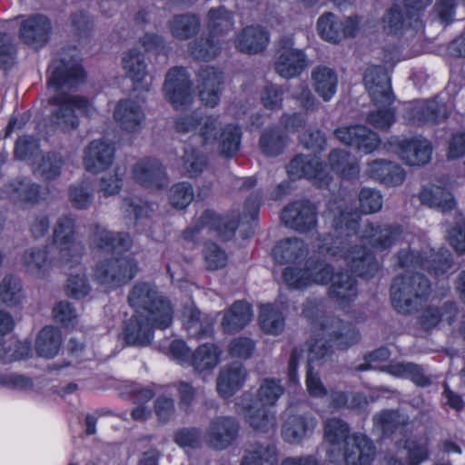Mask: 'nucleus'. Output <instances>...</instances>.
Here are the masks:
<instances>
[{
    "mask_svg": "<svg viewBox=\"0 0 465 465\" xmlns=\"http://www.w3.org/2000/svg\"><path fill=\"white\" fill-rule=\"evenodd\" d=\"M252 317V305L245 300H237L224 312L222 328L225 333L239 332L251 322Z\"/></svg>",
    "mask_w": 465,
    "mask_h": 465,
    "instance_id": "nucleus-36",
    "label": "nucleus"
},
{
    "mask_svg": "<svg viewBox=\"0 0 465 465\" xmlns=\"http://www.w3.org/2000/svg\"><path fill=\"white\" fill-rule=\"evenodd\" d=\"M281 220L286 227L298 232H309L318 224L317 206L307 199L293 201L282 209Z\"/></svg>",
    "mask_w": 465,
    "mask_h": 465,
    "instance_id": "nucleus-16",
    "label": "nucleus"
},
{
    "mask_svg": "<svg viewBox=\"0 0 465 465\" xmlns=\"http://www.w3.org/2000/svg\"><path fill=\"white\" fill-rule=\"evenodd\" d=\"M123 68L134 83H141L147 75V64L144 55L137 48H132L123 57Z\"/></svg>",
    "mask_w": 465,
    "mask_h": 465,
    "instance_id": "nucleus-56",
    "label": "nucleus"
},
{
    "mask_svg": "<svg viewBox=\"0 0 465 465\" xmlns=\"http://www.w3.org/2000/svg\"><path fill=\"white\" fill-rule=\"evenodd\" d=\"M50 105L57 106L52 114L55 123L62 124L64 131L75 130L79 126V118L75 111L91 117L95 111L88 98L81 95H71L62 92L48 99Z\"/></svg>",
    "mask_w": 465,
    "mask_h": 465,
    "instance_id": "nucleus-12",
    "label": "nucleus"
},
{
    "mask_svg": "<svg viewBox=\"0 0 465 465\" xmlns=\"http://www.w3.org/2000/svg\"><path fill=\"white\" fill-rule=\"evenodd\" d=\"M409 424V417L397 409H384L373 416V426L383 439H391Z\"/></svg>",
    "mask_w": 465,
    "mask_h": 465,
    "instance_id": "nucleus-41",
    "label": "nucleus"
},
{
    "mask_svg": "<svg viewBox=\"0 0 465 465\" xmlns=\"http://www.w3.org/2000/svg\"><path fill=\"white\" fill-rule=\"evenodd\" d=\"M207 19L208 34L214 35L216 38L228 34L234 26L232 13L223 5L212 7L207 12Z\"/></svg>",
    "mask_w": 465,
    "mask_h": 465,
    "instance_id": "nucleus-50",
    "label": "nucleus"
},
{
    "mask_svg": "<svg viewBox=\"0 0 465 465\" xmlns=\"http://www.w3.org/2000/svg\"><path fill=\"white\" fill-rule=\"evenodd\" d=\"M403 233L400 223H381L369 222L364 225L361 240L375 250L385 251L391 248Z\"/></svg>",
    "mask_w": 465,
    "mask_h": 465,
    "instance_id": "nucleus-22",
    "label": "nucleus"
},
{
    "mask_svg": "<svg viewBox=\"0 0 465 465\" xmlns=\"http://www.w3.org/2000/svg\"><path fill=\"white\" fill-rule=\"evenodd\" d=\"M188 50L195 60L210 62L220 55L223 45L219 38L207 33L192 41L188 45Z\"/></svg>",
    "mask_w": 465,
    "mask_h": 465,
    "instance_id": "nucleus-45",
    "label": "nucleus"
},
{
    "mask_svg": "<svg viewBox=\"0 0 465 465\" xmlns=\"http://www.w3.org/2000/svg\"><path fill=\"white\" fill-rule=\"evenodd\" d=\"M64 165V160L61 153L47 152L42 156L37 170L44 180L53 181L60 176Z\"/></svg>",
    "mask_w": 465,
    "mask_h": 465,
    "instance_id": "nucleus-59",
    "label": "nucleus"
},
{
    "mask_svg": "<svg viewBox=\"0 0 465 465\" xmlns=\"http://www.w3.org/2000/svg\"><path fill=\"white\" fill-rule=\"evenodd\" d=\"M398 262L401 268L420 269L430 275L441 276L452 267L453 258L447 250L424 252L403 249L398 253Z\"/></svg>",
    "mask_w": 465,
    "mask_h": 465,
    "instance_id": "nucleus-11",
    "label": "nucleus"
},
{
    "mask_svg": "<svg viewBox=\"0 0 465 465\" xmlns=\"http://www.w3.org/2000/svg\"><path fill=\"white\" fill-rule=\"evenodd\" d=\"M309 249L305 242L290 237L277 242L272 250V256L278 264H301L306 260Z\"/></svg>",
    "mask_w": 465,
    "mask_h": 465,
    "instance_id": "nucleus-33",
    "label": "nucleus"
},
{
    "mask_svg": "<svg viewBox=\"0 0 465 465\" xmlns=\"http://www.w3.org/2000/svg\"><path fill=\"white\" fill-rule=\"evenodd\" d=\"M350 425L341 418L329 419L324 424V439L333 447L343 443L346 465H371L376 456L373 441L365 434H350Z\"/></svg>",
    "mask_w": 465,
    "mask_h": 465,
    "instance_id": "nucleus-5",
    "label": "nucleus"
},
{
    "mask_svg": "<svg viewBox=\"0 0 465 465\" xmlns=\"http://www.w3.org/2000/svg\"><path fill=\"white\" fill-rule=\"evenodd\" d=\"M334 135L342 143L365 153L374 152L381 144L379 134L361 124L339 127Z\"/></svg>",
    "mask_w": 465,
    "mask_h": 465,
    "instance_id": "nucleus-24",
    "label": "nucleus"
},
{
    "mask_svg": "<svg viewBox=\"0 0 465 465\" xmlns=\"http://www.w3.org/2000/svg\"><path fill=\"white\" fill-rule=\"evenodd\" d=\"M433 0H403L404 12L399 4L386 10L381 25L387 35H401L408 27H418L421 24L425 9Z\"/></svg>",
    "mask_w": 465,
    "mask_h": 465,
    "instance_id": "nucleus-9",
    "label": "nucleus"
},
{
    "mask_svg": "<svg viewBox=\"0 0 465 465\" xmlns=\"http://www.w3.org/2000/svg\"><path fill=\"white\" fill-rule=\"evenodd\" d=\"M114 118L123 130L128 133H136L142 128L144 114L135 101L126 98L117 102Z\"/></svg>",
    "mask_w": 465,
    "mask_h": 465,
    "instance_id": "nucleus-35",
    "label": "nucleus"
},
{
    "mask_svg": "<svg viewBox=\"0 0 465 465\" xmlns=\"http://www.w3.org/2000/svg\"><path fill=\"white\" fill-rule=\"evenodd\" d=\"M386 371L394 377L409 379L420 388H425L431 384V380L426 375L423 368L414 362L399 361L391 363L386 367Z\"/></svg>",
    "mask_w": 465,
    "mask_h": 465,
    "instance_id": "nucleus-47",
    "label": "nucleus"
},
{
    "mask_svg": "<svg viewBox=\"0 0 465 465\" xmlns=\"http://www.w3.org/2000/svg\"><path fill=\"white\" fill-rule=\"evenodd\" d=\"M203 261L208 271H217L226 266L228 256L214 242H206L203 250Z\"/></svg>",
    "mask_w": 465,
    "mask_h": 465,
    "instance_id": "nucleus-60",
    "label": "nucleus"
},
{
    "mask_svg": "<svg viewBox=\"0 0 465 465\" xmlns=\"http://www.w3.org/2000/svg\"><path fill=\"white\" fill-rule=\"evenodd\" d=\"M134 180L142 187L160 191L167 187L168 174L162 162L156 158L144 157L133 166Z\"/></svg>",
    "mask_w": 465,
    "mask_h": 465,
    "instance_id": "nucleus-19",
    "label": "nucleus"
},
{
    "mask_svg": "<svg viewBox=\"0 0 465 465\" xmlns=\"http://www.w3.org/2000/svg\"><path fill=\"white\" fill-rule=\"evenodd\" d=\"M383 203L380 191L363 187L359 193V209L362 213L371 214L379 212Z\"/></svg>",
    "mask_w": 465,
    "mask_h": 465,
    "instance_id": "nucleus-62",
    "label": "nucleus"
},
{
    "mask_svg": "<svg viewBox=\"0 0 465 465\" xmlns=\"http://www.w3.org/2000/svg\"><path fill=\"white\" fill-rule=\"evenodd\" d=\"M246 376V371L242 364L225 366L217 378V392L223 399L231 398L243 386Z\"/></svg>",
    "mask_w": 465,
    "mask_h": 465,
    "instance_id": "nucleus-39",
    "label": "nucleus"
},
{
    "mask_svg": "<svg viewBox=\"0 0 465 465\" xmlns=\"http://www.w3.org/2000/svg\"><path fill=\"white\" fill-rule=\"evenodd\" d=\"M368 174L386 186L401 185L406 177L404 169L391 161L377 159L368 163Z\"/></svg>",
    "mask_w": 465,
    "mask_h": 465,
    "instance_id": "nucleus-37",
    "label": "nucleus"
},
{
    "mask_svg": "<svg viewBox=\"0 0 465 465\" xmlns=\"http://www.w3.org/2000/svg\"><path fill=\"white\" fill-rule=\"evenodd\" d=\"M361 29L359 15L341 19L331 12H325L317 20V32L325 42L339 45L345 39L354 38Z\"/></svg>",
    "mask_w": 465,
    "mask_h": 465,
    "instance_id": "nucleus-14",
    "label": "nucleus"
},
{
    "mask_svg": "<svg viewBox=\"0 0 465 465\" xmlns=\"http://www.w3.org/2000/svg\"><path fill=\"white\" fill-rule=\"evenodd\" d=\"M368 403L366 395L361 391H331V407L334 410L348 409L361 411L367 407Z\"/></svg>",
    "mask_w": 465,
    "mask_h": 465,
    "instance_id": "nucleus-53",
    "label": "nucleus"
},
{
    "mask_svg": "<svg viewBox=\"0 0 465 465\" xmlns=\"http://www.w3.org/2000/svg\"><path fill=\"white\" fill-rule=\"evenodd\" d=\"M406 115L412 124L423 126L439 124L447 120L450 114L446 104L434 97L413 102L407 110Z\"/></svg>",
    "mask_w": 465,
    "mask_h": 465,
    "instance_id": "nucleus-21",
    "label": "nucleus"
},
{
    "mask_svg": "<svg viewBox=\"0 0 465 465\" xmlns=\"http://www.w3.org/2000/svg\"><path fill=\"white\" fill-rule=\"evenodd\" d=\"M259 323L265 333L278 335L284 330L285 318L277 306L267 303L260 309Z\"/></svg>",
    "mask_w": 465,
    "mask_h": 465,
    "instance_id": "nucleus-52",
    "label": "nucleus"
},
{
    "mask_svg": "<svg viewBox=\"0 0 465 465\" xmlns=\"http://www.w3.org/2000/svg\"><path fill=\"white\" fill-rule=\"evenodd\" d=\"M388 150H392L399 154L401 159L410 166H421L431 159L433 147L426 138H403L391 137L385 143Z\"/></svg>",
    "mask_w": 465,
    "mask_h": 465,
    "instance_id": "nucleus-15",
    "label": "nucleus"
},
{
    "mask_svg": "<svg viewBox=\"0 0 465 465\" xmlns=\"http://www.w3.org/2000/svg\"><path fill=\"white\" fill-rule=\"evenodd\" d=\"M53 316L55 322L64 328L73 327L77 322L75 309L72 303L67 301H60L54 306Z\"/></svg>",
    "mask_w": 465,
    "mask_h": 465,
    "instance_id": "nucleus-64",
    "label": "nucleus"
},
{
    "mask_svg": "<svg viewBox=\"0 0 465 465\" xmlns=\"http://www.w3.org/2000/svg\"><path fill=\"white\" fill-rule=\"evenodd\" d=\"M62 334L60 331L52 325H46L39 331L35 341L36 353L47 359L54 358L60 350Z\"/></svg>",
    "mask_w": 465,
    "mask_h": 465,
    "instance_id": "nucleus-48",
    "label": "nucleus"
},
{
    "mask_svg": "<svg viewBox=\"0 0 465 465\" xmlns=\"http://www.w3.org/2000/svg\"><path fill=\"white\" fill-rule=\"evenodd\" d=\"M283 392L284 387L280 380L266 378L255 395L245 392L237 405L253 430L267 432L275 424V411L272 408Z\"/></svg>",
    "mask_w": 465,
    "mask_h": 465,
    "instance_id": "nucleus-4",
    "label": "nucleus"
},
{
    "mask_svg": "<svg viewBox=\"0 0 465 465\" xmlns=\"http://www.w3.org/2000/svg\"><path fill=\"white\" fill-rule=\"evenodd\" d=\"M193 188L190 183L179 182L170 189L169 202L175 209H185L193 202Z\"/></svg>",
    "mask_w": 465,
    "mask_h": 465,
    "instance_id": "nucleus-61",
    "label": "nucleus"
},
{
    "mask_svg": "<svg viewBox=\"0 0 465 465\" xmlns=\"http://www.w3.org/2000/svg\"><path fill=\"white\" fill-rule=\"evenodd\" d=\"M199 98L210 108H214L221 101L223 73L214 66L204 65L197 72Z\"/></svg>",
    "mask_w": 465,
    "mask_h": 465,
    "instance_id": "nucleus-26",
    "label": "nucleus"
},
{
    "mask_svg": "<svg viewBox=\"0 0 465 465\" xmlns=\"http://www.w3.org/2000/svg\"><path fill=\"white\" fill-rule=\"evenodd\" d=\"M317 423L311 413L291 414L282 424V439L289 443H300L313 434Z\"/></svg>",
    "mask_w": 465,
    "mask_h": 465,
    "instance_id": "nucleus-32",
    "label": "nucleus"
},
{
    "mask_svg": "<svg viewBox=\"0 0 465 465\" xmlns=\"http://www.w3.org/2000/svg\"><path fill=\"white\" fill-rule=\"evenodd\" d=\"M75 219L72 215L61 216L54 226L53 240L59 248L60 260L70 268L81 263L85 248L76 242Z\"/></svg>",
    "mask_w": 465,
    "mask_h": 465,
    "instance_id": "nucleus-13",
    "label": "nucleus"
},
{
    "mask_svg": "<svg viewBox=\"0 0 465 465\" xmlns=\"http://www.w3.org/2000/svg\"><path fill=\"white\" fill-rule=\"evenodd\" d=\"M47 85L55 90L74 87L84 82L86 73L80 64H71L64 58L54 59L48 66Z\"/></svg>",
    "mask_w": 465,
    "mask_h": 465,
    "instance_id": "nucleus-20",
    "label": "nucleus"
},
{
    "mask_svg": "<svg viewBox=\"0 0 465 465\" xmlns=\"http://www.w3.org/2000/svg\"><path fill=\"white\" fill-rule=\"evenodd\" d=\"M25 298L21 280L7 274L2 279V303L10 308L20 307Z\"/></svg>",
    "mask_w": 465,
    "mask_h": 465,
    "instance_id": "nucleus-58",
    "label": "nucleus"
},
{
    "mask_svg": "<svg viewBox=\"0 0 465 465\" xmlns=\"http://www.w3.org/2000/svg\"><path fill=\"white\" fill-rule=\"evenodd\" d=\"M404 449L407 450L406 462L402 459L391 455L384 458L385 465H420L429 459L430 450L427 444L407 440Z\"/></svg>",
    "mask_w": 465,
    "mask_h": 465,
    "instance_id": "nucleus-54",
    "label": "nucleus"
},
{
    "mask_svg": "<svg viewBox=\"0 0 465 465\" xmlns=\"http://www.w3.org/2000/svg\"><path fill=\"white\" fill-rule=\"evenodd\" d=\"M332 254H341L351 272L362 279L373 278L381 269L373 251L364 245L354 244L344 252L343 248L338 246Z\"/></svg>",
    "mask_w": 465,
    "mask_h": 465,
    "instance_id": "nucleus-17",
    "label": "nucleus"
},
{
    "mask_svg": "<svg viewBox=\"0 0 465 465\" xmlns=\"http://www.w3.org/2000/svg\"><path fill=\"white\" fill-rule=\"evenodd\" d=\"M242 141V127L236 123H230L221 129L215 142L218 143L220 155L230 160L240 151Z\"/></svg>",
    "mask_w": 465,
    "mask_h": 465,
    "instance_id": "nucleus-43",
    "label": "nucleus"
},
{
    "mask_svg": "<svg viewBox=\"0 0 465 465\" xmlns=\"http://www.w3.org/2000/svg\"><path fill=\"white\" fill-rule=\"evenodd\" d=\"M361 214L358 211L341 208L334 216L332 226L334 231L345 237L358 236L360 232Z\"/></svg>",
    "mask_w": 465,
    "mask_h": 465,
    "instance_id": "nucleus-51",
    "label": "nucleus"
},
{
    "mask_svg": "<svg viewBox=\"0 0 465 465\" xmlns=\"http://www.w3.org/2000/svg\"><path fill=\"white\" fill-rule=\"evenodd\" d=\"M240 465H278V452L273 445L257 443L246 450Z\"/></svg>",
    "mask_w": 465,
    "mask_h": 465,
    "instance_id": "nucleus-55",
    "label": "nucleus"
},
{
    "mask_svg": "<svg viewBox=\"0 0 465 465\" xmlns=\"http://www.w3.org/2000/svg\"><path fill=\"white\" fill-rule=\"evenodd\" d=\"M315 92L325 101H330L337 92L338 76L335 71L319 65L312 73Z\"/></svg>",
    "mask_w": 465,
    "mask_h": 465,
    "instance_id": "nucleus-46",
    "label": "nucleus"
},
{
    "mask_svg": "<svg viewBox=\"0 0 465 465\" xmlns=\"http://www.w3.org/2000/svg\"><path fill=\"white\" fill-rule=\"evenodd\" d=\"M222 350L218 345L206 342L199 345L192 353L190 365L200 373L213 371L220 362Z\"/></svg>",
    "mask_w": 465,
    "mask_h": 465,
    "instance_id": "nucleus-42",
    "label": "nucleus"
},
{
    "mask_svg": "<svg viewBox=\"0 0 465 465\" xmlns=\"http://www.w3.org/2000/svg\"><path fill=\"white\" fill-rule=\"evenodd\" d=\"M362 80L374 104L385 103L391 104L393 103L394 95L391 86V79L384 65H370L365 70Z\"/></svg>",
    "mask_w": 465,
    "mask_h": 465,
    "instance_id": "nucleus-23",
    "label": "nucleus"
},
{
    "mask_svg": "<svg viewBox=\"0 0 465 465\" xmlns=\"http://www.w3.org/2000/svg\"><path fill=\"white\" fill-rule=\"evenodd\" d=\"M13 316L2 310V363L28 359L32 355L30 341H21L14 337L6 340L5 337L15 328Z\"/></svg>",
    "mask_w": 465,
    "mask_h": 465,
    "instance_id": "nucleus-27",
    "label": "nucleus"
},
{
    "mask_svg": "<svg viewBox=\"0 0 465 465\" xmlns=\"http://www.w3.org/2000/svg\"><path fill=\"white\" fill-rule=\"evenodd\" d=\"M280 45L285 50L275 62L276 72L282 77L287 79L300 75L307 64L304 52L299 49H292L293 41L290 37L282 38Z\"/></svg>",
    "mask_w": 465,
    "mask_h": 465,
    "instance_id": "nucleus-30",
    "label": "nucleus"
},
{
    "mask_svg": "<svg viewBox=\"0 0 465 465\" xmlns=\"http://www.w3.org/2000/svg\"><path fill=\"white\" fill-rule=\"evenodd\" d=\"M430 291V282L421 272L398 275L391 286V305L401 314H413L428 302Z\"/></svg>",
    "mask_w": 465,
    "mask_h": 465,
    "instance_id": "nucleus-6",
    "label": "nucleus"
},
{
    "mask_svg": "<svg viewBox=\"0 0 465 465\" xmlns=\"http://www.w3.org/2000/svg\"><path fill=\"white\" fill-rule=\"evenodd\" d=\"M241 222L242 215L239 213L220 214L212 209H206L193 226L183 231V238L185 241L193 242L203 228H208L211 232H215L219 239L227 242L235 236Z\"/></svg>",
    "mask_w": 465,
    "mask_h": 465,
    "instance_id": "nucleus-10",
    "label": "nucleus"
},
{
    "mask_svg": "<svg viewBox=\"0 0 465 465\" xmlns=\"http://www.w3.org/2000/svg\"><path fill=\"white\" fill-rule=\"evenodd\" d=\"M193 83L186 68L173 66L166 74L163 91L166 99L175 109L191 104Z\"/></svg>",
    "mask_w": 465,
    "mask_h": 465,
    "instance_id": "nucleus-18",
    "label": "nucleus"
},
{
    "mask_svg": "<svg viewBox=\"0 0 465 465\" xmlns=\"http://www.w3.org/2000/svg\"><path fill=\"white\" fill-rule=\"evenodd\" d=\"M93 242L103 252L118 255L104 259L95 265L94 276L101 285L117 288L127 284L135 277L138 272L137 262L131 256L123 255L133 244L129 233L108 231L96 224Z\"/></svg>",
    "mask_w": 465,
    "mask_h": 465,
    "instance_id": "nucleus-2",
    "label": "nucleus"
},
{
    "mask_svg": "<svg viewBox=\"0 0 465 465\" xmlns=\"http://www.w3.org/2000/svg\"><path fill=\"white\" fill-rule=\"evenodd\" d=\"M24 263L27 270L36 276L43 277L51 269L52 260L47 246L43 249L32 248L24 254Z\"/></svg>",
    "mask_w": 465,
    "mask_h": 465,
    "instance_id": "nucleus-57",
    "label": "nucleus"
},
{
    "mask_svg": "<svg viewBox=\"0 0 465 465\" xmlns=\"http://www.w3.org/2000/svg\"><path fill=\"white\" fill-rule=\"evenodd\" d=\"M304 148L315 154H296L287 164L286 171L292 180L307 179L318 188H327L331 183V176L326 171V163L317 153L326 150L327 139L320 129L307 130L301 136Z\"/></svg>",
    "mask_w": 465,
    "mask_h": 465,
    "instance_id": "nucleus-3",
    "label": "nucleus"
},
{
    "mask_svg": "<svg viewBox=\"0 0 465 465\" xmlns=\"http://www.w3.org/2000/svg\"><path fill=\"white\" fill-rule=\"evenodd\" d=\"M419 196L423 204L437 208L443 213L450 212L456 207L454 196L444 186L435 184L423 186Z\"/></svg>",
    "mask_w": 465,
    "mask_h": 465,
    "instance_id": "nucleus-44",
    "label": "nucleus"
},
{
    "mask_svg": "<svg viewBox=\"0 0 465 465\" xmlns=\"http://www.w3.org/2000/svg\"><path fill=\"white\" fill-rule=\"evenodd\" d=\"M128 303L134 313L124 328V341L129 346L145 347L154 338V330H165L173 323L171 302L159 295L157 287L149 282H138L128 294Z\"/></svg>",
    "mask_w": 465,
    "mask_h": 465,
    "instance_id": "nucleus-1",
    "label": "nucleus"
},
{
    "mask_svg": "<svg viewBox=\"0 0 465 465\" xmlns=\"http://www.w3.org/2000/svg\"><path fill=\"white\" fill-rule=\"evenodd\" d=\"M5 191L10 192L15 203L22 207L34 206L44 198L42 185L32 183L26 178L5 185Z\"/></svg>",
    "mask_w": 465,
    "mask_h": 465,
    "instance_id": "nucleus-40",
    "label": "nucleus"
},
{
    "mask_svg": "<svg viewBox=\"0 0 465 465\" xmlns=\"http://www.w3.org/2000/svg\"><path fill=\"white\" fill-rule=\"evenodd\" d=\"M289 264L282 271L283 283L290 290L302 291L317 284L326 286L331 276V264L321 258L310 257L304 266Z\"/></svg>",
    "mask_w": 465,
    "mask_h": 465,
    "instance_id": "nucleus-8",
    "label": "nucleus"
},
{
    "mask_svg": "<svg viewBox=\"0 0 465 465\" xmlns=\"http://www.w3.org/2000/svg\"><path fill=\"white\" fill-rule=\"evenodd\" d=\"M115 148L113 143L103 139L93 140L84 149V165L87 172L99 173L107 170L113 163Z\"/></svg>",
    "mask_w": 465,
    "mask_h": 465,
    "instance_id": "nucleus-31",
    "label": "nucleus"
},
{
    "mask_svg": "<svg viewBox=\"0 0 465 465\" xmlns=\"http://www.w3.org/2000/svg\"><path fill=\"white\" fill-rule=\"evenodd\" d=\"M39 151V141L34 135L25 134L16 140L14 153L17 159L26 161L34 159Z\"/></svg>",
    "mask_w": 465,
    "mask_h": 465,
    "instance_id": "nucleus-63",
    "label": "nucleus"
},
{
    "mask_svg": "<svg viewBox=\"0 0 465 465\" xmlns=\"http://www.w3.org/2000/svg\"><path fill=\"white\" fill-rule=\"evenodd\" d=\"M201 21L195 14L175 15L169 21V29L172 35L178 40H188L198 35Z\"/></svg>",
    "mask_w": 465,
    "mask_h": 465,
    "instance_id": "nucleus-49",
    "label": "nucleus"
},
{
    "mask_svg": "<svg viewBox=\"0 0 465 465\" xmlns=\"http://www.w3.org/2000/svg\"><path fill=\"white\" fill-rule=\"evenodd\" d=\"M240 424L230 416L214 418L206 430V440L210 447L223 450L230 447L238 438Z\"/></svg>",
    "mask_w": 465,
    "mask_h": 465,
    "instance_id": "nucleus-25",
    "label": "nucleus"
},
{
    "mask_svg": "<svg viewBox=\"0 0 465 465\" xmlns=\"http://www.w3.org/2000/svg\"><path fill=\"white\" fill-rule=\"evenodd\" d=\"M330 284L329 297L340 306L348 307L358 296V282L356 278L347 271L334 272L331 265V276L328 281Z\"/></svg>",
    "mask_w": 465,
    "mask_h": 465,
    "instance_id": "nucleus-29",
    "label": "nucleus"
},
{
    "mask_svg": "<svg viewBox=\"0 0 465 465\" xmlns=\"http://www.w3.org/2000/svg\"><path fill=\"white\" fill-rule=\"evenodd\" d=\"M327 339H314L309 346L308 362L325 360L332 353V347L337 350H347L357 343L360 339V332L356 327L349 322L341 319H332L330 328L322 331Z\"/></svg>",
    "mask_w": 465,
    "mask_h": 465,
    "instance_id": "nucleus-7",
    "label": "nucleus"
},
{
    "mask_svg": "<svg viewBox=\"0 0 465 465\" xmlns=\"http://www.w3.org/2000/svg\"><path fill=\"white\" fill-rule=\"evenodd\" d=\"M269 42V32L260 25H252L243 27L237 34L235 47L241 53L255 54L264 51Z\"/></svg>",
    "mask_w": 465,
    "mask_h": 465,
    "instance_id": "nucleus-34",
    "label": "nucleus"
},
{
    "mask_svg": "<svg viewBox=\"0 0 465 465\" xmlns=\"http://www.w3.org/2000/svg\"><path fill=\"white\" fill-rule=\"evenodd\" d=\"M52 29V22L46 15L35 14L22 22L20 38L25 45L40 49L49 42Z\"/></svg>",
    "mask_w": 465,
    "mask_h": 465,
    "instance_id": "nucleus-28",
    "label": "nucleus"
},
{
    "mask_svg": "<svg viewBox=\"0 0 465 465\" xmlns=\"http://www.w3.org/2000/svg\"><path fill=\"white\" fill-rule=\"evenodd\" d=\"M290 136L279 125H269L260 134L258 145L262 153L267 157L282 155L289 143Z\"/></svg>",
    "mask_w": 465,
    "mask_h": 465,
    "instance_id": "nucleus-38",
    "label": "nucleus"
}]
</instances>
